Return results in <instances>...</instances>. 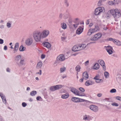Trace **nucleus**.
Returning a JSON list of instances; mask_svg holds the SVG:
<instances>
[{"mask_svg":"<svg viewBox=\"0 0 121 121\" xmlns=\"http://www.w3.org/2000/svg\"><path fill=\"white\" fill-rule=\"evenodd\" d=\"M108 13L109 14V16H108V17H110L111 13L115 19L119 18L121 16L120 10L117 9H112L110 11H108Z\"/></svg>","mask_w":121,"mask_h":121,"instance_id":"obj_1","label":"nucleus"},{"mask_svg":"<svg viewBox=\"0 0 121 121\" xmlns=\"http://www.w3.org/2000/svg\"><path fill=\"white\" fill-rule=\"evenodd\" d=\"M33 37L35 41L36 42L40 41L42 36L40 31H36L33 32Z\"/></svg>","mask_w":121,"mask_h":121,"instance_id":"obj_2","label":"nucleus"},{"mask_svg":"<svg viewBox=\"0 0 121 121\" xmlns=\"http://www.w3.org/2000/svg\"><path fill=\"white\" fill-rule=\"evenodd\" d=\"M104 11V9L103 7H98L96 8L94 11V14L96 16L99 15L101 13Z\"/></svg>","mask_w":121,"mask_h":121,"instance_id":"obj_3","label":"nucleus"},{"mask_svg":"<svg viewBox=\"0 0 121 121\" xmlns=\"http://www.w3.org/2000/svg\"><path fill=\"white\" fill-rule=\"evenodd\" d=\"M70 91L74 94L77 95L81 96H84L85 95L84 93H81L77 90L73 88H71Z\"/></svg>","mask_w":121,"mask_h":121,"instance_id":"obj_4","label":"nucleus"},{"mask_svg":"<svg viewBox=\"0 0 121 121\" xmlns=\"http://www.w3.org/2000/svg\"><path fill=\"white\" fill-rule=\"evenodd\" d=\"M102 36V34L100 33H98L92 36L90 39L92 41H95L99 39Z\"/></svg>","mask_w":121,"mask_h":121,"instance_id":"obj_5","label":"nucleus"},{"mask_svg":"<svg viewBox=\"0 0 121 121\" xmlns=\"http://www.w3.org/2000/svg\"><path fill=\"white\" fill-rule=\"evenodd\" d=\"M49 33V31L48 30H44L41 34L42 36V38H43L46 37L48 35Z\"/></svg>","mask_w":121,"mask_h":121,"instance_id":"obj_6","label":"nucleus"},{"mask_svg":"<svg viewBox=\"0 0 121 121\" xmlns=\"http://www.w3.org/2000/svg\"><path fill=\"white\" fill-rule=\"evenodd\" d=\"M33 39L31 37L27 38L25 40V43L27 46L31 45L33 42Z\"/></svg>","mask_w":121,"mask_h":121,"instance_id":"obj_7","label":"nucleus"},{"mask_svg":"<svg viewBox=\"0 0 121 121\" xmlns=\"http://www.w3.org/2000/svg\"><path fill=\"white\" fill-rule=\"evenodd\" d=\"M65 59L64 55L61 54L58 56L57 58V61L60 62L64 60Z\"/></svg>","mask_w":121,"mask_h":121,"instance_id":"obj_8","label":"nucleus"},{"mask_svg":"<svg viewBox=\"0 0 121 121\" xmlns=\"http://www.w3.org/2000/svg\"><path fill=\"white\" fill-rule=\"evenodd\" d=\"M90 109L95 112H96L98 111V108L97 106L94 105H91L90 106Z\"/></svg>","mask_w":121,"mask_h":121,"instance_id":"obj_9","label":"nucleus"},{"mask_svg":"<svg viewBox=\"0 0 121 121\" xmlns=\"http://www.w3.org/2000/svg\"><path fill=\"white\" fill-rule=\"evenodd\" d=\"M18 47L19 43H17L15 44L14 50L13 51V52L14 53H15L17 52L18 50Z\"/></svg>","mask_w":121,"mask_h":121,"instance_id":"obj_10","label":"nucleus"},{"mask_svg":"<svg viewBox=\"0 0 121 121\" xmlns=\"http://www.w3.org/2000/svg\"><path fill=\"white\" fill-rule=\"evenodd\" d=\"M80 50L79 45L75 46L72 48V50L74 51H76Z\"/></svg>","mask_w":121,"mask_h":121,"instance_id":"obj_11","label":"nucleus"},{"mask_svg":"<svg viewBox=\"0 0 121 121\" xmlns=\"http://www.w3.org/2000/svg\"><path fill=\"white\" fill-rule=\"evenodd\" d=\"M83 78L85 80H87L88 78V74L86 72L83 73L82 74Z\"/></svg>","mask_w":121,"mask_h":121,"instance_id":"obj_12","label":"nucleus"},{"mask_svg":"<svg viewBox=\"0 0 121 121\" xmlns=\"http://www.w3.org/2000/svg\"><path fill=\"white\" fill-rule=\"evenodd\" d=\"M94 84V82L91 80H87L85 83V84L86 86H89Z\"/></svg>","mask_w":121,"mask_h":121,"instance_id":"obj_13","label":"nucleus"},{"mask_svg":"<svg viewBox=\"0 0 121 121\" xmlns=\"http://www.w3.org/2000/svg\"><path fill=\"white\" fill-rule=\"evenodd\" d=\"M21 56L20 55H18L15 57V59L17 63H18L19 62L21 59Z\"/></svg>","mask_w":121,"mask_h":121,"instance_id":"obj_14","label":"nucleus"},{"mask_svg":"<svg viewBox=\"0 0 121 121\" xmlns=\"http://www.w3.org/2000/svg\"><path fill=\"white\" fill-rule=\"evenodd\" d=\"M83 119L85 121H89L90 118L89 115H86L83 116Z\"/></svg>","mask_w":121,"mask_h":121,"instance_id":"obj_15","label":"nucleus"},{"mask_svg":"<svg viewBox=\"0 0 121 121\" xmlns=\"http://www.w3.org/2000/svg\"><path fill=\"white\" fill-rule=\"evenodd\" d=\"M19 65H24L25 64V63L24 62V60L23 59H21L19 62L17 63Z\"/></svg>","mask_w":121,"mask_h":121,"instance_id":"obj_16","label":"nucleus"},{"mask_svg":"<svg viewBox=\"0 0 121 121\" xmlns=\"http://www.w3.org/2000/svg\"><path fill=\"white\" fill-rule=\"evenodd\" d=\"M83 29L80 27L76 31V33L77 34L79 35L83 31Z\"/></svg>","mask_w":121,"mask_h":121,"instance_id":"obj_17","label":"nucleus"},{"mask_svg":"<svg viewBox=\"0 0 121 121\" xmlns=\"http://www.w3.org/2000/svg\"><path fill=\"white\" fill-rule=\"evenodd\" d=\"M113 42L116 44L118 46L121 45V42L119 41L118 40L116 39L115 40H113Z\"/></svg>","mask_w":121,"mask_h":121,"instance_id":"obj_18","label":"nucleus"},{"mask_svg":"<svg viewBox=\"0 0 121 121\" xmlns=\"http://www.w3.org/2000/svg\"><path fill=\"white\" fill-rule=\"evenodd\" d=\"M79 98H78L74 97L71 99V100L75 102H79Z\"/></svg>","mask_w":121,"mask_h":121,"instance_id":"obj_19","label":"nucleus"},{"mask_svg":"<svg viewBox=\"0 0 121 121\" xmlns=\"http://www.w3.org/2000/svg\"><path fill=\"white\" fill-rule=\"evenodd\" d=\"M69 96V94L66 93L65 94L62 95L61 96V97L63 99H66L68 98Z\"/></svg>","mask_w":121,"mask_h":121,"instance_id":"obj_20","label":"nucleus"},{"mask_svg":"<svg viewBox=\"0 0 121 121\" xmlns=\"http://www.w3.org/2000/svg\"><path fill=\"white\" fill-rule=\"evenodd\" d=\"M94 32L97 31L99 30V28L97 25L95 26V27L92 29Z\"/></svg>","mask_w":121,"mask_h":121,"instance_id":"obj_21","label":"nucleus"},{"mask_svg":"<svg viewBox=\"0 0 121 121\" xmlns=\"http://www.w3.org/2000/svg\"><path fill=\"white\" fill-rule=\"evenodd\" d=\"M99 68V65L98 64L95 63L94 66V69H95L97 70Z\"/></svg>","mask_w":121,"mask_h":121,"instance_id":"obj_22","label":"nucleus"},{"mask_svg":"<svg viewBox=\"0 0 121 121\" xmlns=\"http://www.w3.org/2000/svg\"><path fill=\"white\" fill-rule=\"evenodd\" d=\"M98 62L101 66L105 65V63L104 61L102 60H99L98 61Z\"/></svg>","mask_w":121,"mask_h":121,"instance_id":"obj_23","label":"nucleus"},{"mask_svg":"<svg viewBox=\"0 0 121 121\" xmlns=\"http://www.w3.org/2000/svg\"><path fill=\"white\" fill-rule=\"evenodd\" d=\"M42 63L41 62H39L37 64L36 68L37 69H39L41 68L42 65Z\"/></svg>","mask_w":121,"mask_h":121,"instance_id":"obj_24","label":"nucleus"},{"mask_svg":"<svg viewBox=\"0 0 121 121\" xmlns=\"http://www.w3.org/2000/svg\"><path fill=\"white\" fill-rule=\"evenodd\" d=\"M0 95L2 99L3 102L4 103L6 104V98L4 96H3L2 94L0 93Z\"/></svg>","mask_w":121,"mask_h":121,"instance_id":"obj_25","label":"nucleus"},{"mask_svg":"<svg viewBox=\"0 0 121 121\" xmlns=\"http://www.w3.org/2000/svg\"><path fill=\"white\" fill-rule=\"evenodd\" d=\"M80 50H82L85 49L86 47V45L84 44H82L79 45Z\"/></svg>","mask_w":121,"mask_h":121,"instance_id":"obj_26","label":"nucleus"},{"mask_svg":"<svg viewBox=\"0 0 121 121\" xmlns=\"http://www.w3.org/2000/svg\"><path fill=\"white\" fill-rule=\"evenodd\" d=\"M44 45L48 48H49L51 47V44L47 42H45L44 43Z\"/></svg>","mask_w":121,"mask_h":121,"instance_id":"obj_27","label":"nucleus"},{"mask_svg":"<svg viewBox=\"0 0 121 121\" xmlns=\"http://www.w3.org/2000/svg\"><path fill=\"white\" fill-rule=\"evenodd\" d=\"M61 26L62 28L64 29H65L66 28L67 26L66 24L65 23H61Z\"/></svg>","mask_w":121,"mask_h":121,"instance_id":"obj_28","label":"nucleus"},{"mask_svg":"<svg viewBox=\"0 0 121 121\" xmlns=\"http://www.w3.org/2000/svg\"><path fill=\"white\" fill-rule=\"evenodd\" d=\"M94 33V32L92 29H90L88 30L87 34L88 35H90Z\"/></svg>","mask_w":121,"mask_h":121,"instance_id":"obj_29","label":"nucleus"},{"mask_svg":"<svg viewBox=\"0 0 121 121\" xmlns=\"http://www.w3.org/2000/svg\"><path fill=\"white\" fill-rule=\"evenodd\" d=\"M26 48L25 47H24L23 46H21L19 48V50L20 51H23L25 50Z\"/></svg>","mask_w":121,"mask_h":121,"instance_id":"obj_30","label":"nucleus"},{"mask_svg":"<svg viewBox=\"0 0 121 121\" xmlns=\"http://www.w3.org/2000/svg\"><path fill=\"white\" fill-rule=\"evenodd\" d=\"M50 89L52 91H54L56 90L55 86H51L50 87Z\"/></svg>","mask_w":121,"mask_h":121,"instance_id":"obj_31","label":"nucleus"},{"mask_svg":"<svg viewBox=\"0 0 121 121\" xmlns=\"http://www.w3.org/2000/svg\"><path fill=\"white\" fill-rule=\"evenodd\" d=\"M104 75L106 78H108L109 76V73L107 71L104 72Z\"/></svg>","mask_w":121,"mask_h":121,"instance_id":"obj_32","label":"nucleus"},{"mask_svg":"<svg viewBox=\"0 0 121 121\" xmlns=\"http://www.w3.org/2000/svg\"><path fill=\"white\" fill-rule=\"evenodd\" d=\"M56 90H58L61 88L62 87V85H57L55 86Z\"/></svg>","mask_w":121,"mask_h":121,"instance_id":"obj_33","label":"nucleus"},{"mask_svg":"<svg viewBox=\"0 0 121 121\" xmlns=\"http://www.w3.org/2000/svg\"><path fill=\"white\" fill-rule=\"evenodd\" d=\"M6 26L9 29L11 27V23L8 22L6 24Z\"/></svg>","mask_w":121,"mask_h":121,"instance_id":"obj_34","label":"nucleus"},{"mask_svg":"<svg viewBox=\"0 0 121 121\" xmlns=\"http://www.w3.org/2000/svg\"><path fill=\"white\" fill-rule=\"evenodd\" d=\"M106 50L109 51V50H113L112 48L110 46H108L107 47L105 46Z\"/></svg>","mask_w":121,"mask_h":121,"instance_id":"obj_35","label":"nucleus"},{"mask_svg":"<svg viewBox=\"0 0 121 121\" xmlns=\"http://www.w3.org/2000/svg\"><path fill=\"white\" fill-rule=\"evenodd\" d=\"M81 68L80 66L78 65H77L75 68V69L78 72L79 71Z\"/></svg>","mask_w":121,"mask_h":121,"instance_id":"obj_36","label":"nucleus"},{"mask_svg":"<svg viewBox=\"0 0 121 121\" xmlns=\"http://www.w3.org/2000/svg\"><path fill=\"white\" fill-rule=\"evenodd\" d=\"M66 70V68L64 67H63L60 69V72L61 73L64 71Z\"/></svg>","mask_w":121,"mask_h":121,"instance_id":"obj_37","label":"nucleus"},{"mask_svg":"<svg viewBox=\"0 0 121 121\" xmlns=\"http://www.w3.org/2000/svg\"><path fill=\"white\" fill-rule=\"evenodd\" d=\"M37 92L35 91H33L30 93V95L31 96H34L36 94Z\"/></svg>","mask_w":121,"mask_h":121,"instance_id":"obj_38","label":"nucleus"},{"mask_svg":"<svg viewBox=\"0 0 121 121\" xmlns=\"http://www.w3.org/2000/svg\"><path fill=\"white\" fill-rule=\"evenodd\" d=\"M111 105L113 106H115V107H118L119 106V104L115 102L112 103L111 104Z\"/></svg>","mask_w":121,"mask_h":121,"instance_id":"obj_39","label":"nucleus"},{"mask_svg":"<svg viewBox=\"0 0 121 121\" xmlns=\"http://www.w3.org/2000/svg\"><path fill=\"white\" fill-rule=\"evenodd\" d=\"M64 3L67 7H68L69 6V4L68 2V0H64Z\"/></svg>","mask_w":121,"mask_h":121,"instance_id":"obj_40","label":"nucleus"},{"mask_svg":"<svg viewBox=\"0 0 121 121\" xmlns=\"http://www.w3.org/2000/svg\"><path fill=\"white\" fill-rule=\"evenodd\" d=\"M116 91L115 89H113L111 90L110 91V92L111 93H114L116 92Z\"/></svg>","mask_w":121,"mask_h":121,"instance_id":"obj_41","label":"nucleus"},{"mask_svg":"<svg viewBox=\"0 0 121 121\" xmlns=\"http://www.w3.org/2000/svg\"><path fill=\"white\" fill-rule=\"evenodd\" d=\"M103 2L101 0H99L98 3V5L99 6H101L102 4V2Z\"/></svg>","mask_w":121,"mask_h":121,"instance_id":"obj_42","label":"nucleus"},{"mask_svg":"<svg viewBox=\"0 0 121 121\" xmlns=\"http://www.w3.org/2000/svg\"><path fill=\"white\" fill-rule=\"evenodd\" d=\"M116 99L119 101H121V97L119 96H117L115 97Z\"/></svg>","mask_w":121,"mask_h":121,"instance_id":"obj_43","label":"nucleus"},{"mask_svg":"<svg viewBox=\"0 0 121 121\" xmlns=\"http://www.w3.org/2000/svg\"><path fill=\"white\" fill-rule=\"evenodd\" d=\"M108 4L111 5H114L113 2L112 1H109L108 3Z\"/></svg>","mask_w":121,"mask_h":121,"instance_id":"obj_44","label":"nucleus"},{"mask_svg":"<svg viewBox=\"0 0 121 121\" xmlns=\"http://www.w3.org/2000/svg\"><path fill=\"white\" fill-rule=\"evenodd\" d=\"M99 75H97L94 78V79H95V80H96L98 79H99Z\"/></svg>","mask_w":121,"mask_h":121,"instance_id":"obj_45","label":"nucleus"},{"mask_svg":"<svg viewBox=\"0 0 121 121\" xmlns=\"http://www.w3.org/2000/svg\"><path fill=\"white\" fill-rule=\"evenodd\" d=\"M79 24V23L76 24H73V26L75 28H76L78 26Z\"/></svg>","mask_w":121,"mask_h":121,"instance_id":"obj_46","label":"nucleus"},{"mask_svg":"<svg viewBox=\"0 0 121 121\" xmlns=\"http://www.w3.org/2000/svg\"><path fill=\"white\" fill-rule=\"evenodd\" d=\"M112 50H109V51L107 50V51L109 54H112Z\"/></svg>","mask_w":121,"mask_h":121,"instance_id":"obj_47","label":"nucleus"},{"mask_svg":"<svg viewBox=\"0 0 121 121\" xmlns=\"http://www.w3.org/2000/svg\"><path fill=\"white\" fill-rule=\"evenodd\" d=\"M113 2L114 4H117L118 3V0H114Z\"/></svg>","mask_w":121,"mask_h":121,"instance_id":"obj_48","label":"nucleus"},{"mask_svg":"<svg viewBox=\"0 0 121 121\" xmlns=\"http://www.w3.org/2000/svg\"><path fill=\"white\" fill-rule=\"evenodd\" d=\"M79 90L80 91L82 92H84V89L82 87H80L79 88Z\"/></svg>","mask_w":121,"mask_h":121,"instance_id":"obj_49","label":"nucleus"},{"mask_svg":"<svg viewBox=\"0 0 121 121\" xmlns=\"http://www.w3.org/2000/svg\"><path fill=\"white\" fill-rule=\"evenodd\" d=\"M101 79H98L97 80H95V82L97 83H99L100 82V81L101 80Z\"/></svg>","mask_w":121,"mask_h":121,"instance_id":"obj_50","label":"nucleus"},{"mask_svg":"<svg viewBox=\"0 0 121 121\" xmlns=\"http://www.w3.org/2000/svg\"><path fill=\"white\" fill-rule=\"evenodd\" d=\"M89 63V61L87 60L85 63V66H87L88 65Z\"/></svg>","mask_w":121,"mask_h":121,"instance_id":"obj_51","label":"nucleus"},{"mask_svg":"<svg viewBox=\"0 0 121 121\" xmlns=\"http://www.w3.org/2000/svg\"><path fill=\"white\" fill-rule=\"evenodd\" d=\"M79 102H84L86 101L85 100L83 99H81L79 98Z\"/></svg>","mask_w":121,"mask_h":121,"instance_id":"obj_52","label":"nucleus"},{"mask_svg":"<svg viewBox=\"0 0 121 121\" xmlns=\"http://www.w3.org/2000/svg\"><path fill=\"white\" fill-rule=\"evenodd\" d=\"M45 57V55L44 54H42L41 56V58L42 59L44 58Z\"/></svg>","mask_w":121,"mask_h":121,"instance_id":"obj_53","label":"nucleus"},{"mask_svg":"<svg viewBox=\"0 0 121 121\" xmlns=\"http://www.w3.org/2000/svg\"><path fill=\"white\" fill-rule=\"evenodd\" d=\"M3 43V40L1 39H0V44H2Z\"/></svg>","mask_w":121,"mask_h":121,"instance_id":"obj_54","label":"nucleus"},{"mask_svg":"<svg viewBox=\"0 0 121 121\" xmlns=\"http://www.w3.org/2000/svg\"><path fill=\"white\" fill-rule=\"evenodd\" d=\"M37 74H39L40 75H41L42 73V71L41 70H39V72H38L36 73Z\"/></svg>","mask_w":121,"mask_h":121,"instance_id":"obj_55","label":"nucleus"},{"mask_svg":"<svg viewBox=\"0 0 121 121\" xmlns=\"http://www.w3.org/2000/svg\"><path fill=\"white\" fill-rule=\"evenodd\" d=\"M22 105L23 107H25L26 105V104L24 102H23L22 103Z\"/></svg>","mask_w":121,"mask_h":121,"instance_id":"obj_56","label":"nucleus"},{"mask_svg":"<svg viewBox=\"0 0 121 121\" xmlns=\"http://www.w3.org/2000/svg\"><path fill=\"white\" fill-rule=\"evenodd\" d=\"M66 39V37H61V39L62 40L64 41Z\"/></svg>","mask_w":121,"mask_h":121,"instance_id":"obj_57","label":"nucleus"},{"mask_svg":"<svg viewBox=\"0 0 121 121\" xmlns=\"http://www.w3.org/2000/svg\"><path fill=\"white\" fill-rule=\"evenodd\" d=\"M103 67V70L105 71L106 70V66H105V65H104L102 66Z\"/></svg>","mask_w":121,"mask_h":121,"instance_id":"obj_58","label":"nucleus"},{"mask_svg":"<svg viewBox=\"0 0 121 121\" xmlns=\"http://www.w3.org/2000/svg\"><path fill=\"white\" fill-rule=\"evenodd\" d=\"M108 29V28L107 27H104L103 28V29L105 30H106Z\"/></svg>","mask_w":121,"mask_h":121,"instance_id":"obj_59","label":"nucleus"},{"mask_svg":"<svg viewBox=\"0 0 121 121\" xmlns=\"http://www.w3.org/2000/svg\"><path fill=\"white\" fill-rule=\"evenodd\" d=\"M40 98H41V97L40 96H38L36 98L37 100H39V99Z\"/></svg>","mask_w":121,"mask_h":121,"instance_id":"obj_60","label":"nucleus"},{"mask_svg":"<svg viewBox=\"0 0 121 121\" xmlns=\"http://www.w3.org/2000/svg\"><path fill=\"white\" fill-rule=\"evenodd\" d=\"M4 49L5 50H6L7 49V46H5L4 48Z\"/></svg>","mask_w":121,"mask_h":121,"instance_id":"obj_61","label":"nucleus"},{"mask_svg":"<svg viewBox=\"0 0 121 121\" xmlns=\"http://www.w3.org/2000/svg\"><path fill=\"white\" fill-rule=\"evenodd\" d=\"M102 94L100 93H98L97 95V96L99 97H100L101 96Z\"/></svg>","mask_w":121,"mask_h":121,"instance_id":"obj_62","label":"nucleus"},{"mask_svg":"<svg viewBox=\"0 0 121 121\" xmlns=\"http://www.w3.org/2000/svg\"><path fill=\"white\" fill-rule=\"evenodd\" d=\"M4 27V26L3 25H1L0 26V28L1 29H3Z\"/></svg>","mask_w":121,"mask_h":121,"instance_id":"obj_63","label":"nucleus"},{"mask_svg":"<svg viewBox=\"0 0 121 121\" xmlns=\"http://www.w3.org/2000/svg\"><path fill=\"white\" fill-rule=\"evenodd\" d=\"M62 14L61 13L60 14V15H59V17L60 18H62Z\"/></svg>","mask_w":121,"mask_h":121,"instance_id":"obj_64","label":"nucleus"}]
</instances>
